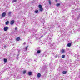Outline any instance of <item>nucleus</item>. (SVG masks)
I'll use <instances>...</instances> for the list:
<instances>
[{
  "mask_svg": "<svg viewBox=\"0 0 80 80\" xmlns=\"http://www.w3.org/2000/svg\"><path fill=\"white\" fill-rule=\"evenodd\" d=\"M8 27H5L4 28V31H7V30H8Z\"/></svg>",
  "mask_w": 80,
  "mask_h": 80,
  "instance_id": "f257e3e1",
  "label": "nucleus"
},
{
  "mask_svg": "<svg viewBox=\"0 0 80 80\" xmlns=\"http://www.w3.org/2000/svg\"><path fill=\"white\" fill-rule=\"evenodd\" d=\"M14 23H15V21L13 20L11 21L10 22V24L12 25H13Z\"/></svg>",
  "mask_w": 80,
  "mask_h": 80,
  "instance_id": "f03ea898",
  "label": "nucleus"
},
{
  "mask_svg": "<svg viewBox=\"0 0 80 80\" xmlns=\"http://www.w3.org/2000/svg\"><path fill=\"white\" fill-rule=\"evenodd\" d=\"M6 15V13L5 12H3L2 15V17H4Z\"/></svg>",
  "mask_w": 80,
  "mask_h": 80,
  "instance_id": "7ed1b4c3",
  "label": "nucleus"
},
{
  "mask_svg": "<svg viewBox=\"0 0 80 80\" xmlns=\"http://www.w3.org/2000/svg\"><path fill=\"white\" fill-rule=\"evenodd\" d=\"M11 13H12V12H8V17H11Z\"/></svg>",
  "mask_w": 80,
  "mask_h": 80,
  "instance_id": "20e7f679",
  "label": "nucleus"
},
{
  "mask_svg": "<svg viewBox=\"0 0 80 80\" xmlns=\"http://www.w3.org/2000/svg\"><path fill=\"white\" fill-rule=\"evenodd\" d=\"M28 75H29V76L32 75V72H28Z\"/></svg>",
  "mask_w": 80,
  "mask_h": 80,
  "instance_id": "39448f33",
  "label": "nucleus"
},
{
  "mask_svg": "<svg viewBox=\"0 0 80 80\" xmlns=\"http://www.w3.org/2000/svg\"><path fill=\"white\" fill-rule=\"evenodd\" d=\"M65 49H62V50L61 51V52H62V53H63L64 52H65Z\"/></svg>",
  "mask_w": 80,
  "mask_h": 80,
  "instance_id": "423d86ee",
  "label": "nucleus"
},
{
  "mask_svg": "<svg viewBox=\"0 0 80 80\" xmlns=\"http://www.w3.org/2000/svg\"><path fill=\"white\" fill-rule=\"evenodd\" d=\"M37 76L38 78H40V77H41V74H40V73H38Z\"/></svg>",
  "mask_w": 80,
  "mask_h": 80,
  "instance_id": "0eeeda50",
  "label": "nucleus"
},
{
  "mask_svg": "<svg viewBox=\"0 0 80 80\" xmlns=\"http://www.w3.org/2000/svg\"><path fill=\"white\" fill-rule=\"evenodd\" d=\"M67 71H64L62 72V73L63 74H66V73H67Z\"/></svg>",
  "mask_w": 80,
  "mask_h": 80,
  "instance_id": "6e6552de",
  "label": "nucleus"
},
{
  "mask_svg": "<svg viewBox=\"0 0 80 80\" xmlns=\"http://www.w3.org/2000/svg\"><path fill=\"white\" fill-rule=\"evenodd\" d=\"M32 32H33L34 33H36V32H37V31H35V29H33L32 30Z\"/></svg>",
  "mask_w": 80,
  "mask_h": 80,
  "instance_id": "1a4fd4ad",
  "label": "nucleus"
},
{
  "mask_svg": "<svg viewBox=\"0 0 80 80\" xmlns=\"http://www.w3.org/2000/svg\"><path fill=\"white\" fill-rule=\"evenodd\" d=\"M41 52V51H40V50H38L37 51V53H38V54L40 53Z\"/></svg>",
  "mask_w": 80,
  "mask_h": 80,
  "instance_id": "9d476101",
  "label": "nucleus"
},
{
  "mask_svg": "<svg viewBox=\"0 0 80 80\" xmlns=\"http://www.w3.org/2000/svg\"><path fill=\"white\" fill-rule=\"evenodd\" d=\"M17 0H13L12 1V3H15L17 2Z\"/></svg>",
  "mask_w": 80,
  "mask_h": 80,
  "instance_id": "9b49d317",
  "label": "nucleus"
},
{
  "mask_svg": "<svg viewBox=\"0 0 80 80\" xmlns=\"http://www.w3.org/2000/svg\"><path fill=\"white\" fill-rule=\"evenodd\" d=\"M4 63H6V62H7V59L5 58H4Z\"/></svg>",
  "mask_w": 80,
  "mask_h": 80,
  "instance_id": "f8f14e48",
  "label": "nucleus"
},
{
  "mask_svg": "<svg viewBox=\"0 0 80 80\" xmlns=\"http://www.w3.org/2000/svg\"><path fill=\"white\" fill-rule=\"evenodd\" d=\"M48 2L49 3V5H51V1L50 0H48Z\"/></svg>",
  "mask_w": 80,
  "mask_h": 80,
  "instance_id": "ddd939ff",
  "label": "nucleus"
},
{
  "mask_svg": "<svg viewBox=\"0 0 80 80\" xmlns=\"http://www.w3.org/2000/svg\"><path fill=\"white\" fill-rule=\"evenodd\" d=\"M71 43H69L67 44L68 47H70L71 46Z\"/></svg>",
  "mask_w": 80,
  "mask_h": 80,
  "instance_id": "4468645a",
  "label": "nucleus"
},
{
  "mask_svg": "<svg viewBox=\"0 0 80 80\" xmlns=\"http://www.w3.org/2000/svg\"><path fill=\"white\" fill-rule=\"evenodd\" d=\"M38 7L39 8H42V6L40 4L38 5Z\"/></svg>",
  "mask_w": 80,
  "mask_h": 80,
  "instance_id": "2eb2a0df",
  "label": "nucleus"
},
{
  "mask_svg": "<svg viewBox=\"0 0 80 80\" xmlns=\"http://www.w3.org/2000/svg\"><path fill=\"white\" fill-rule=\"evenodd\" d=\"M20 38L19 37L17 38L16 39V40L17 41H19V40H20Z\"/></svg>",
  "mask_w": 80,
  "mask_h": 80,
  "instance_id": "dca6fc26",
  "label": "nucleus"
},
{
  "mask_svg": "<svg viewBox=\"0 0 80 80\" xmlns=\"http://www.w3.org/2000/svg\"><path fill=\"white\" fill-rule=\"evenodd\" d=\"M60 3H58L56 4V6L57 7H59V6H60Z\"/></svg>",
  "mask_w": 80,
  "mask_h": 80,
  "instance_id": "f3484780",
  "label": "nucleus"
},
{
  "mask_svg": "<svg viewBox=\"0 0 80 80\" xmlns=\"http://www.w3.org/2000/svg\"><path fill=\"white\" fill-rule=\"evenodd\" d=\"M39 10L41 12H42V11H43V8H40Z\"/></svg>",
  "mask_w": 80,
  "mask_h": 80,
  "instance_id": "a211bd4d",
  "label": "nucleus"
},
{
  "mask_svg": "<svg viewBox=\"0 0 80 80\" xmlns=\"http://www.w3.org/2000/svg\"><path fill=\"white\" fill-rule=\"evenodd\" d=\"M9 23V21H8L6 22V25H8Z\"/></svg>",
  "mask_w": 80,
  "mask_h": 80,
  "instance_id": "6ab92c4d",
  "label": "nucleus"
},
{
  "mask_svg": "<svg viewBox=\"0 0 80 80\" xmlns=\"http://www.w3.org/2000/svg\"><path fill=\"white\" fill-rule=\"evenodd\" d=\"M42 33H43L45 34V32H45V31L44 30H42Z\"/></svg>",
  "mask_w": 80,
  "mask_h": 80,
  "instance_id": "aec40b11",
  "label": "nucleus"
},
{
  "mask_svg": "<svg viewBox=\"0 0 80 80\" xmlns=\"http://www.w3.org/2000/svg\"><path fill=\"white\" fill-rule=\"evenodd\" d=\"M35 12L36 13H37L38 12V10H37L35 11Z\"/></svg>",
  "mask_w": 80,
  "mask_h": 80,
  "instance_id": "412c9836",
  "label": "nucleus"
},
{
  "mask_svg": "<svg viewBox=\"0 0 80 80\" xmlns=\"http://www.w3.org/2000/svg\"><path fill=\"white\" fill-rule=\"evenodd\" d=\"M65 56L64 55H62V58H65Z\"/></svg>",
  "mask_w": 80,
  "mask_h": 80,
  "instance_id": "4be33fe9",
  "label": "nucleus"
},
{
  "mask_svg": "<svg viewBox=\"0 0 80 80\" xmlns=\"http://www.w3.org/2000/svg\"><path fill=\"white\" fill-rule=\"evenodd\" d=\"M23 74H25L26 73V71H24L23 72Z\"/></svg>",
  "mask_w": 80,
  "mask_h": 80,
  "instance_id": "5701e85b",
  "label": "nucleus"
},
{
  "mask_svg": "<svg viewBox=\"0 0 80 80\" xmlns=\"http://www.w3.org/2000/svg\"><path fill=\"white\" fill-rule=\"evenodd\" d=\"M4 48H6V46L5 45L4 46Z\"/></svg>",
  "mask_w": 80,
  "mask_h": 80,
  "instance_id": "b1692460",
  "label": "nucleus"
},
{
  "mask_svg": "<svg viewBox=\"0 0 80 80\" xmlns=\"http://www.w3.org/2000/svg\"><path fill=\"white\" fill-rule=\"evenodd\" d=\"M28 46H27L26 48V50H27V48H28Z\"/></svg>",
  "mask_w": 80,
  "mask_h": 80,
  "instance_id": "393cba45",
  "label": "nucleus"
},
{
  "mask_svg": "<svg viewBox=\"0 0 80 80\" xmlns=\"http://www.w3.org/2000/svg\"><path fill=\"white\" fill-rule=\"evenodd\" d=\"M17 27L15 28V30H17Z\"/></svg>",
  "mask_w": 80,
  "mask_h": 80,
  "instance_id": "a878e982",
  "label": "nucleus"
},
{
  "mask_svg": "<svg viewBox=\"0 0 80 80\" xmlns=\"http://www.w3.org/2000/svg\"><path fill=\"white\" fill-rule=\"evenodd\" d=\"M19 55H20V54H18L17 55V57H18V56H19Z\"/></svg>",
  "mask_w": 80,
  "mask_h": 80,
  "instance_id": "bb28decb",
  "label": "nucleus"
},
{
  "mask_svg": "<svg viewBox=\"0 0 80 80\" xmlns=\"http://www.w3.org/2000/svg\"><path fill=\"white\" fill-rule=\"evenodd\" d=\"M52 27H54V25H53V24H52Z\"/></svg>",
  "mask_w": 80,
  "mask_h": 80,
  "instance_id": "cd10ccee",
  "label": "nucleus"
},
{
  "mask_svg": "<svg viewBox=\"0 0 80 80\" xmlns=\"http://www.w3.org/2000/svg\"><path fill=\"white\" fill-rule=\"evenodd\" d=\"M34 37H37V35H36V34H35V35L34 34Z\"/></svg>",
  "mask_w": 80,
  "mask_h": 80,
  "instance_id": "c85d7f7f",
  "label": "nucleus"
},
{
  "mask_svg": "<svg viewBox=\"0 0 80 80\" xmlns=\"http://www.w3.org/2000/svg\"><path fill=\"white\" fill-rule=\"evenodd\" d=\"M20 51V50H18V53H19Z\"/></svg>",
  "mask_w": 80,
  "mask_h": 80,
  "instance_id": "c756f323",
  "label": "nucleus"
},
{
  "mask_svg": "<svg viewBox=\"0 0 80 80\" xmlns=\"http://www.w3.org/2000/svg\"><path fill=\"white\" fill-rule=\"evenodd\" d=\"M43 37V36L42 35L41 36V37H40V38H42V37Z\"/></svg>",
  "mask_w": 80,
  "mask_h": 80,
  "instance_id": "7c9ffc66",
  "label": "nucleus"
},
{
  "mask_svg": "<svg viewBox=\"0 0 80 80\" xmlns=\"http://www.w3.org/2000/svg\"><path fill=\"white\" fill-rule=\"evenodd\" d=\"M25 44H26V42L24 43L23 45H25Z\"/></svg>",
  "mask_w": 80,
  "mask_h": 80,
  "instance_id": "2f4dec72",
  "label": "nucleus"
},
{
  "mask_svg": "<svg viewBox=\"0 0 80 80\" xmlns=\"http://www.w3.org/2000/svg\"><path fill=\"white\" fill-rule=\"evenodd\" d=\"M57 57H58V55H56V56H55V57H56V58H57Z\"/></svg>",
  "mask_w": 80,
  "mask_h": 80,
  "instance_id": "473e14b6",
  "label": "nucleus"
},
{
  "mask_svg": "<svg viewBox=\"0 0 80 80\" xmlns=\"http://www.w3.org/2000/svg\"><path fill=\"white\" fill-rule=\"evenodd\" d=\"M17 59H18V56H17Z\"/></svg>",
  "mask_w": 80,
  "mask_h": 80,
  "instance_id": "72a5a7b5",
  "label": "nucleus"
},
{
  "mask_svg": "<svg viewBox=\"0 0 80 80\" xmlns=\"http://www.w3.org/2000/svg\"><path fill=\"white\" fill-rule=\"evenodd\" d=\"M57 0H55V2H57Z\"/></svg>",
  "mask_w": 80,
  "mask_h": 80,
  "instance_id": "f704fd0d",
  "label": "nucleus"
},
{
  "mask_svg": "<svg viewBox=\"0 0 80 80\" xmlns=\"http://www.w3.org/2000/svg\"><path fill=\"white\" fill-rule=\"evenodd\" d=\"M2 72H3V71H2Z\"/></svg>",
  "mask_w": 80,
  "mask_h": 80,
  "instance_id": "c9c22d12",
  "label": "nucleus"
},
{
  "mask_svg": "<svg viewBox=\"0 0 80 80\" xmlns=\"http://www.w3.org/2000/svg\"><path fill=\"white\" fill-rule=\"evenodd\" d=\"M52 36H53V35L52 34Z\"/></svg>",
  "mask_w": 80,
  "mask_h": 80,
  "instance_id": "e433bc0d",
  "label": "nucleus"
},
{
  "mask_svg": "<svg viewBox=\"0 0 80 80\" xmlns=\"http://www.w3.org/2000/svg\"><path fill=\"white\" fill-rule=\"evenodd\" d=\"M14 77H15V76H14Z\"/></svg>",
  "mask_w": 80,
  "mask_h": 80,
  "instance_id": "4c0bfd02",
  "label": "nucleus"
},
{
  "mask_svg": "<svg viewBox=\"0 0 80 80\" xmlns=\"http://www.w3.org/2000/svg\"><path fill=\"white\" fill-rule=\"evenodd\" d=\"M44 23H45V22H44Z\"/></svg>",
  "mask_w": 80,
  "mask_h": 80,
  "instance_id": "58836bf2",
  "label": "nucleus"
},
{
  "mask_svg": "<svg viewBox=\"0 0 80 80\" xmlns=\"http://www.w3.org/2000/svg\"><path fill=\"white\" fill-rule=\"evenodd\" d=\"M79 48H80V47H79Z\"/></svg>",
  "mask_w": 80,
  "mask_h": 80,
  "instance_id": "ea45409f",
  "label": "nucleus"
}]
</instances>
